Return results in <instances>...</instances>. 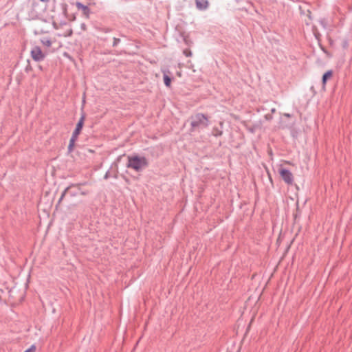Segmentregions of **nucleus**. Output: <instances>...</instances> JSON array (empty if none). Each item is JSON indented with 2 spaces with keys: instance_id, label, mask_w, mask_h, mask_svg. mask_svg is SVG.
I'll return each mask as SVG.
<instances>
[{
  "instance_id": "10",
  "label": "nucleus",
  "mask_w": 352,
  "mask_h": 352,
  "mask_svg": "<svg viewBox=\"0 0 352 352\" xmlns=\"http://www.w3.org/2000/svg\"><path fill=\"white\" fill-rule=\"evenodd\" d=\"M70 188V186H68L64 190L63 192H62L61 195H60V197L59 198L58 201V203H57V205H56V208L58 207V206L61 203V201H63V199H64L65 196L67 194V192L69 190V189Z\"/></svg>"
},
{
  "instance_id": "7",
  "label": "nucleus",
  "mask_w": 352,
  "mask_h": 352,
  "mask_svg": "<svg viewBox=\"0 0 352 352\" xmlns=\"http://www.w3.org/2000/svg\"><path fill=\"white\" fill-rule=\"evenodd\" d=\"M196 7L199 10H206L209 6L208 0H195Z\"/></svg>"
},
{
  "instance_id": "22",
  "label": "nucleus",
  "mask_w": 352,
  "mask_h": 352,
  "mask_svg": "<svg viewBox=\"0 0 352 352\" xmlns=\"http://www.w3.org/2000/svg\"><path fill=\"white\" fill-rule=\"evenodd\" d=\"M272 112H274V111H275V109H273L272 110Z\"/></svg>"
},
{
  "instance_id": "6",
  "label": "nucleus",
  "mask_w": 352,
  "mask_h": 352,
  "mask_svg": "<svg viewBox=\"0 0 352 352\" xmlns=\"http://www.w3.org/2000/svg\"><path fill=\"white\" fill-rule=\"evenodd\" d=\"M162 72L163 73V79L165 85L167 87H170L171 85V78L169 76L170 74V71L168 69H162Z\"/></svg>"
},
{
  "instance_id": "12",
  "label": "nucleus",
  "mask_w": 352,
  "mask_h": 352,
  "mask_svg": "<svg viewBox=\"0 0 352 352\" xmlns=\"http://www.w3.org/2000/svg\"><path fill=\"white\" fill-rule=\"evenodd\" d=\"M76 7L78 8V9H81L83 11H88L89 10V8L87 6H85L84 4H82V3L80 2H77L76 3Z\"/></svg>"
},
{
  "instance_id": "16",
  "label": "nucleus",
  "mask_w": 352,
  "mask_h": 352,
  "mask_svg": "<svg viewBox=\"0 0 352 352\" xmlns=\"http://www.w3.org/2000/svg\"><path fill=\"white\" fill-rule=\"evenodd\" d=\"M120 42V38H113V47L117 46Z\"/></svg>"
},
{
  "instance_id": "21",
  "label": "nucleus",
  "mask_w": 352,
  "mask_h": 352,
  "mask_svg": "<svg viewBox=\"0 0 352 352\" xmlns=\"http://www.w3.org/2000/svg\"><path fill=\"white\" fill-rule=\"evenodd\" d=\"M285 116L290 117V115L289 114H285Z\"/></svg>"
},
{
  "instance_id": "2",
  "label": "nucleus",
  "mask_w": 352,
  "mask_h": 352,
  "mask_svg": "<svg viewBox=\"0 0 352 352\" xmlns=\"http://www.w3.org/2000/svg\"><path fill=\"white\" fill-rule=\"evenodd\" d=\"M148 166V162L145 157L129 156L126 166L138 172Z\"/></svg>"
},
{
  "instance_id": "17",
  "label": "nucleus",
  "mask_w": 352,
  "mask_h": 352,
  "mask_svg": "<svg viewBox=\"0 0 352 352\" xmlns=\"http://www.w3.org/2000/svg\"><path fill=\"white\" fill-rule=\"evenodd\" d=\"M222 135V131L217 130L216 132L214 133V135L215 136H220Z\"/></svg>"
},
{
  "instance_id": "14",
  "label": "nucleus",
  "mask_w": 352,
  "mask_h": 352,
  "mask_svg": "<svg viewBox=\"0 0 352 352\" xmlns=\"http://www.w3.org/2000/svg\"><path fill=\"white\" fill-rule=\"evenodd\" d=\"M36 346L34 345H32L29 349L25 350L24 352H35Z\"/></svg>"
},
{
  "instance_id": "15",
  "label": "nucleus",
  "mask_w": 352,
  "mask_h": 352,
  "mask_svg": "<svg viewBox=\"0 0 352 352\" xmlns=\"http://www.w3.org/2000/svg\"><path fill=\"white\" fill-rule=\"evenodd\" d=\"M72 30L71 28H69L63 35L64 36H69L72 34Z\"/></svg>"
},
{
  "instance_id": "8",
  "label": "nucleus",
  "mask_w": 352,
  "mask_h": 352,
  "mask_svg": "<svg viewBox=\"0 0 352 352\" xmlns=\"http://www.w3.org/2000/svg\"><path fill=\"white\" fill-rule=\"evenodd\" d=\"M78 136L75 135L74 134L72 133V137L70 138L69 143V145H68V151L69 153L72 152V151L74 150V145H75V142L78 139Z\"/></svg>"
},
{
  "instance_id": "4",
  "label": "nucleus",
  "mask_w": 352,
  "mask_h": 352,
  "mask_svg": "<svg viewBox=\"0 0 352 352\" xmlns=\"http://www.w3.org/2000/svg\"><path fill=\"white\" fill-rule=\"evenodd\" d=\"M279 174L281 177V178L283 179V181L291 185L294 182V176L292 172L286 168H281L279 169Z\"/></svg>"
},
{
  "instance_id": "1",
  "label": "nucleus",
  "mask_w": 352,
  "mask_h": 352,
  "mask_svg": "<svg viewBox=\"0 0 352 352\" xmlns=\"http://www.w3.org/2000/svg\"><path fill=\"white\" fill-rule=\"evenodd\" d=\"M208 125V118L204 113H198L190 117L191 131H196L200 128H206Z\"/></svg>"
},
{
  "instance_id": "18",
  "label": "nucleus",
  "mask_w": 352,
  "mask_h": 352,
  "mask_svg": "<svg viewBox=\"0 0 352 352\" xmlns=\"http://www.w3.org/2000/svg\"><path fill=\"white\" fill-rule=\"evenodd\" d=\"M109 177V173H106L105 175L104 176V178L106 179Z\"/></svg>"
},
{
  "instance_id": "9",
  "label": "nucleus",
  "mask_w": 352,
  "mask_h": 352,
  "mask_svg": "<svg viewBox=\"0 0 352 352\" xmlns=\"http://www.w3.org/2000/svg\"><path fill=\"white\" fill-rule=\"evenodd\" d=\"M332 76V71L329 70L327 72H325L322 76V84L324 85L326 84V82L328 78L331 77Z\"/></svg>"
},
{
  "instance_id": "20",
  "label": "nucleus",
  "mask_w": 352,
  "mask_h": 352,
  "mask_svg": "<svg viewBox=\"0 0 352 352\" xmlns=\"http://www.w3.org/2000/svg\"><path fill=\"white\" fill-rule=\"evenodd\" d=\"M81 194H82V195H86V192H81Z\"/></svg>"
},
{
  "instance_id": "11",
  "label": "nucleus",
  "mask_w": 352,
  "mask_h": 352,
  "mask_svg": "<svg viewBox=\"0 0 352 352\" xmlns=\"http://www.w3.org/2000/svg\"><path fill=\"white\" fill-rule=\"evenodd\" d=\"M41 41L43 43V45L46 46V47H50L52 45V41L48 38H43V39H41Z\"/></svg>"
},
{
  "instance_id": "3",
  "label": "nucleus",
  "mask_w": 352,
  "mask_h": 352,
  "mask_svg": "<svg viewBox=\"0 0 352 352\" xmlns=\"http://www.w3.org/2000/svg\"><path fill=\"white\" fill-rule=\"evenodd\" d=\"M30 55L32 58L36 62L42 61L45 58V54L43 52L38 46H34L32 48Z\"/></svg>"
},
{
  "instance_id": "13",
  "label": "nucleus",
  "mask_w": 352,
  "mask_h": 352,
  "mask_svg": "<svg viewBox=\"0 0 352 352\" xmlns=\"http://www.w3.org/2000/svg\"><path fill=\"white\" fill-rule=\"evenodd\" d=\"M183 54L186 56V57H190L192 56V52L190 49H186L183 51Z\"/></svg>"
},
{
  "instance_id": "19",
  "label": "nucleus",
  "mask_w": 352,
  "mask_h": 352,
  "mask_svg": "<svg viewBox=\"0 0 352 352\" xmlns=\"http://www.w3.org/2000/svg\"><path fill=\"white\" fill-rule=\"evenodd\" d=\"M42 2H44V3H47L50 0H40Z\"/></svg>"
},
{
  "instance_id": "5",
  "label": "nucleus",
  "mask_w": 352,
  "mask_h": 352,
  "mask_svg": "<svg viewBox=\"0 0 352 352\" xmlns=\"http://www.w3.org/2000/svg\"><path fill=\"white\" fill-rule=\"evenodd\" d=\"M85 120V113L84 112L82 113L81 116L76 124L75 130L73 131V134L78 136L84 124V121Z\"/></svg>"
}]
</instances>
